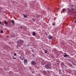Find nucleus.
<instances>
[{
  "label": "nucleus",
  "instance_id": "1",
  "mask_svg": "<svg viewBox=\"0 0 76 76\" xmlns=\"http://www.w3.org/2000/svg\"><path fill=\"white\" fill-rule=\"evenodd\" d=\"M45 67L47 69H50V65L49 64H47L45 66Z\"/></svg>",
  "mask_w": 76,
  "mask_h": 76
},
{
  "label": "nucleus",
  "instance_id": "2",
  "mask_svg": "<svg viewBox=\"0 0 76 76\" xmlns=\"http://www.w3.org/2000/svg\"><path fill=\"white\" fill-rule=\"evenodd\" d=\"M24 62L25 64L26 65V64H27V63L28 62V61H27V60H26V59H25L24 60Z\"/></svg>",
  "mask_w": 76,
  "mask_h": 76
},
{
  "label": "nucleus",
  "instance_id": "3",
  "mask_svg": "<svg viewBox=\"0 0 76 76\" xmlns=\"http://www.w3.org/2000/svg\"><path fill=\"white\" fill-rule=\"evenodd\" d=\"M48 37L49 39H53V37H52L51 36H50V35H49Z\"/></svg>",
  "mask_w": 76,
  "mask_h": 76
},
{
  "label": "nucleus",
  "instance_id": "4",
  "mask_svg": "<svg viewBox=\"0 0 76 76\" xmlns=\"http://www.w3.org/2000/svg\"><path fill=\"white\" fill-rule=\"evenodd\" d=\"M31 63L32 64V65H35V64H36V63H35L34 61H32Z\"/></svg>",
  "mask_w": 76,
  "mask_h": 76
},
{
  "label": "nucleus",
  "instance_id": "5",
  "mask_svg": "<svg viewBox=\"0 0 76 76\" xmlns=\"http://www.w3.org/2000/svg\"><path fill=\"white\" fill-rule=\"evenodd\" d=\"M36 34V33L35 32H34L33 33V36H35V35Z\"/></svg>",
  "mask_w": 76,
  "mask_h": 76
},
{
  "label": "nucleus",
  "instance_id": "6",
  "mask_svg": "<svg viewBox=\"0 0 76 76\" xmlns=\"http://www.w3.org/2000/svg\"><path fill=\"white\" fill-rule=\"evenodd\" d=\"M5 25H7V21H5Z\"/></svg>",
  "mask_w": 76,
  "mask_h": 76
},
{
  "label": "nucleus",
  "instance_id": "7",
  "mask_svg": "<svg viewBox=\"0 0 76 76\" xmlns=\"http://www.w3.org/2000/svg\"><path fill=\"white\" fill-rule=\"evenodd\" d=\"M14 22H15V21H14V20H12V23H13V24L14 25H15V23H14Z\"/></svg>",
  "mask_w": 76,
  "mask_h": 76
},
{
  "label": "nucleus",
  "instance_id": "8",
  "mask_svg": "<svg viewBox=\"0 0 76 76\" xmlns=\"http://www.w3.org/2000/svg\"><path fill=\"white\" fill-rule=\"evenodd\" d=\"M24 18H27V16L26 15H23Z\"/></svg>",
  "mask_w": 76,
  "mask_h": 76
},
{
  "label": "nucleus",
  "instance_id": "9",
  "mask_svg": "<svg viewBox=\"0 0 76 76\" xmlns=\"http://www.w3.org/2000/svg\"><path fill=\"white\" fill-rule=\"evenodd\" d=\"M64 56V57H67V55H65Z\"/></svg>",
  "mask_w": 76,
  "mask_h": 76
},
{
  "label": "nucleus",
  "instance_id": "10",
  "mask_svg": "<svg viewBox=\"0 0 76 76\" xmlns=\"http://www.w3.org/2000/svg\"><path fill=\"white\" fill-rule=\"evenodd\" d=\"M37 18H39V15H37Z\"/></svg>",
  "mask_w": 76,
  "mask_h": 76
},
{
  "label": "nucleus",
  "instance_id": "11",
  "mask_svg": "<svg viewBox=\"0 0 76 76\" xmlns=\"http://www.w3.org/2000/svg\"><path fill=\"white\" fill-rule=\"evenodd\" d=\"M20 42H23V41L22 40H20Z\"/></svg>",
  "mask_w": 76,
  "mask_h": 76
},
{
  "label": "nucleus",
  "instance_id": "12",
  "mask_svg": "<svg viewBox=\"0 0 76 76\" xmlns=\"http://www.w3.org/2000/svg\"><path fill=\"white\" fill-rule=\"evenodd\" d=\"M66 10V9H64L62 11H63L64 12V10Z\"/></svg>",
  "mask_w": 76,
  "mask_h": 76
},
{
  "label": "nucleus",
  "instance_id": "13",
  "mask_svg": "<svg viewBox=\"0 0 76 76\" xmlns=\"http://www.w3.org/2000/svg\"><path fill=\"white\" fill-rule=\"evenodd\" d=\"M3 31H1V33L2 34L3 33Z\"/></svg>",
  "mask_w": 76,
  "mask_h": 76
},
{
  "label": "nucleus",
  "instance_id": "14",
  "mask_svg": "<svg viewBox=\"0 0 76 76\" xmlns=\"http://www.w3.org/2000/svg\"><path fill=\"white\" fill-rule=\"evenodd\" d=\"M32 20H33V21H34V22H35V19H34L33 18Z\"/></svg>",
  "mask_w": 76,
  "mask_h": 76
},
{
  "label": "nucleus",
  "instance_id": "15",
  "mask_svg": "<svg viewBox=\"0 0 76 76\" xmlns=\"http://www.w3.org/2000/svg\"><path fill=\"white\" fill-rule=\"evenodd\" d=\"M17 44H19V41H18L17 42Z\"/></svg>",
  "mask_w": 76,
  "mask_h": 76
},
{
  "label": "nucleus",
  "instance_id": "16",
  "mask_svg": "<svg viewBox=\"0 0 76 76\" xmlns=\"http://www.w3.org/2000/svg\"><path fill=\"white\" fill-rule=\"evenodd\" d=\"M45 54H47V50L45 51Z\"/></svg>",
  "mask_w": 76,
  "mask_h": 76
},
{
  "label": "nucleus",
  "instance_id": "17",
  "mask_svg": "<svg viewBox=\"0 0 76 76\" xmlns=\"http://www.w3.org/2000/svg\"><path fill=\"white\" fill-rule=\"evenodd\" d=\"M13 59H16V58H13Z\"/></svg>",
  "mask_w": 76,
  "mask_h": 76
},
{
  "label": "nucleus",
  "instance_id": "18",
  "mask_svg": "<svg viewBox=\"0 0 76 76\" xmlns=\"http://www.w3.org/2000/svg\"><path fill=\"white\" fill-rule=\"evenodd\" d=\"M11 37H12V38H13V37H14V36H13V35H12V36H11Z\"/></svg>",
  "mask_w": 76,
  "mask_h": 76
},
{
  "label": "nucleus",
  "instance_id": "19",
  "mask_svg": "<svg viewBox=\"0 0 76 76\" xmlns=\"http://www.w3.org/2000/svg\"><path fill=\"white\" fill-rule=\"evenodd\" d=\"M14 56H16V54L15 53L14 54Z\"/></svg>",
  "mask_w": 76,
  "mask_h": 76
},
{
  "label": "nucleus",
  "instance_id": "20",
  "mask_svg": "<svg viewBox=\"0 0 76 76\" xmlns=\"http://www.w3.org/2000/svg\"><path fill=\"white\" fill-rule=\"evenodd\" d=\"M1 10H0V13H1Z\"/></svg>",
  "mask_w": 76,
  "mask_h": 76
},
{
  "label": "nucleus",
  "instance_id": "21",
  "mask_svg": "<svg viewBox=\"0 0 76 76\" xmlns=\"http://www.w3.org/2000/svg\"><path fill=\"white\" fill-rule=\"evenodd\" d=\"M1 22L0 21V25H1Z\"/></svg>",
  "mask_w": 76,
  "mask_h": 76
},
{
  "label": "nucleus",
  "instance_id": "22",
  "mask_svg": "<svg viewBox=\"0 0 76 76\" xmlns=\"http://www.w3.org/2000/svg\"><path fill=\"white\" fill-rule=\"evenodd\" d=\"M53 25H55V24H54V23H53Z\"/></svg>",
  "mask_w": 76,
  "mask_h": 76
},
{
  "label": "nucleus",
  "instance_id": "23",
  "mask_svg": "<svg viewBox=\"0 0 76 76\" xmlns=\"http://www.w3.org/2000/svg\"><path fill=\"white\" fill-rule=\"evenodd\" d=\"M65 54H66V53H64Z\"/></svg>",
  "mask_w": 76,
  "mask_h": 76
},
{
  "label": "nucleus",
  "instance_id": "24",
  "mask_svg": "<svg viewBox=\"0 0 76 76\" xmlns=\"http://www.w3.org/2000/svg\"><path fill=\"white\" fill-rule=\"evenodd\" d=\"M21 28H22V27H21Z\"/></svg>",
  "mask_w": 76,
  "mask_h": 76
},
{
  "label": "nucleus",
  "instance_id": "25",
  "mask_svg": "<svg viewBox=\"0 0 76 76\" xmlns=\"http://www.w3.org/2000/svg\"><path fill=\"white\" fill-rule=\"evenodd\" d=\"M20 58H21V57L20 56Z\"/></svg>",
  "mask_w": 76,
  "mask_h": 76
},
{
  "label": "nucleus",
  "instance_id": "26",
  "mask_svg": "<svg viewBox=\"0 0 76 76\" xmlns=\"http://www.w3.org/2000/svg\"><path fill=\"white\" fill-rule=\"evenodd\" d=\"M57 64H58V63Z\"/></svg>",
  "mask_w": 76,
  "mask_h": 76
}]
</instances>
